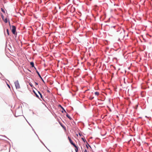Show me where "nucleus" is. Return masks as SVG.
<instances>
[{"mask_svg": "<svg viewBox=\"0 0 152 152\" xmlns=\"http://www.w3.org/2000/svg\"><path fill=\"white\" fill-rule=\"evenodd\" d=\"M15 84L16 89H19L20 88L19 83L18 81H16L15 82Z\"/></svg>", "mask_w": 152, "mask_h": 152, "instance_id": "nucleus-1", "label": "nucleus"}, {"mask_svg": "<svg viewBox=\"0 0 152 152\" xmlns=\"http://www.w3.org/2000/svg\"><path fill=\"white\" fill-rule=\"evenodd\" d=\"M12 31L13 34H15L16 27L14 26H12Z\"/></svg>", "mask_w": 152, "mask_h": 152, "instance_id": "nucleus-2", "label": "nucleus"}, {"mask_svg": "<svg viewBox=\"0 0 152 152\" xmlns=\"http://www.w3.org/2000/svg\"><path fill=\"white\" fill-rule=\"evenodd\" d=\"M35 69L36 70V72L37 73V74H38L39 76V77L44 82V80L42 78V77H41V75H40L39 73V72H38V71L35 68V67H34Z\"/></svg>", "mask_w": 152, "mask_h": 152, "instance_id": "nucleus-3", "label": "nucleus"}, {"mask_svg": "<svg viewBox=\"0 0 152 152\" xmlns=\"http://www.w3.org/2000/svg\"><path fill=\"white\" fill-rule=\"evenodd\" d=\"M68 139H69L70 143L72 145H75V144L73 143L72 141V140L69 137H68Z\"/></svg>", "mask_w": 152, "mask_h": 152, "instance_id": "nucleus-4", "label": "nucleus"}, {"mask_svg": "<svg viewBox=\"0 0 152 152\" xmlns=\"http://www.w3.org/2000/svg\"><path fill=\"white\" fill-rule=\"evenodd\" d=\"M58 106L60 107L61 108H62L63 110L61 111V112L62 113H64V112L66 113L65 110L64 109V108L61 105L59 104Z\"/></svg>", "mask_w": 152, "mask_h": 152, "instance_id": "nucleus-5", "label": "nucleus"}, {"mask_svg": "<svg viewBox=\"0 0 152 152\" xmlns=\"http://www.w3.org/2000/svg\"><path fill=\"white\" fill-rule=\"evenodd\" d=\"M73 146L75 148V150L76 152H78V147L75 145H74Z\"/></svg>", "mask_w": 152, "mask_h": 152, "instance_id": "nucleus-6", "label": "nucleus"}, {"mask_svg": "<svg viewBox=\"0 0 152 152\" xmlns=\"http://www.w3.org/2000/svg\"><path fill=\"white\" fill-rule=\"evenodd\" d=\"M66 116L70 119L71 120L72 119L71 118L70 116L67 113L66 114Z\"/></svg>", "mask_w": 152, "mask_h": 152, "instance_id": "nucleus-7", "label": "nucleus"}, {"mask_svg": "<svg viewBox=\"0 0 152 152\" xmlns=\"http://www.w3.org/2000/svg\"><path fill=\"white\" fill-rule=\"evenodd\" d=\"M30 65L31 66H34V63L33 62H31L30 63Z\"/></svg>", "mask_w": 152, "mask_h": 152, "instance_id": "nucleus-8", "label": "nucleus"}, {"mask_svg": "<svg viewBox=\"0 0 152 152\" xmlns=\"http://www.w3.org/2000/svg\"><path fill=\"white\" fill-rule=\"evenodd\" d=\"M95 94L96 96H98L99 95V93L98 92H96L95 93Z\"/></svg>", "mask_w": 152, "mask_h": 152, "instance_id": "nucleus-9", "label": "nucleus"}, {"mask_svg": "<svg viewBox=\"0 0 152 152\" xmlns=\"http://www.w3.org/2000/svg\"><path fill=\"white\" fill-rule=\"evenodd\" d=\"M3 20L5 23H7L8 22L7 20V18H6L4 20Z\"/></svg>", "mask_w": 152, "mask_h": 152, "instance_id": "nucleus-10", "label": "nucleus"}, {"mask_svg": "<svg viewBox=\"0 0 152 152\" xmlns=\"http://www.w3.org/2000/svg\"><path fill=\"white\" fill-rule=\"evenodd\" d=\"M7 33L8 35H9V30L8 29H7L6 30Z\"/></svg>", "mask_w": 152, "mask_h": 152, "instance_id": "nucleus-11", "label": "nucleus"}, {"mask_svg": "<svg viewBox=\"0 0 152 152\" xmlns=\"http://www.w3.org/2000/svg\"><path fill=\"white\" fill-rule=\"evenodd\" d=\"M38 93L39 94V95H40V96L41 97V98H42V94L40 93V92H39V91H38Z\"/></svg>", "mask_w": 152, "mask_h": 152, "instance_id": "nucleus-12", "label": "nucleus"}, {"mask_svg": "<svg viewBox=\"0 0 152 152\" xmlns=\"http://www.w3.org/2000/svg\"><path fill=\"white\" fill-rule=\"evenodd\" d=\"M82 139L84 141V142H86V140L84 139L83 138H82Z\"/></svg>", "mask_w": 152, "mask_h": 152, "instance_id": "nucleus-13", "label": "nucleus"}, {"mask_svg": "<svg viewBox=\"0 0 152 152\" xmlns=\"http://www.w3.org/2000/svg\"><path fill=\"white\" fill-rule=\"evenodd\" d=\"M34 92L35 93V94L36 97H38V98H39V96H38V95H37V94L34 91Z\"/></svg>", "mask_w": 152, "mask_h": 152, "instance_id": "nucleus-14", "label": "nucleus"}, {"mask_svg": "<svg viewBox=\"0 0 152 152\" xmlns=\"http://www.w3.org/2000/svg\"><path fill=\"white\" fill-rule=\"evenodd\" d=\"M1 11H2L4 13H5V12L4 10L3 9L1 8Z\"/></svg>", "mask_w": 152, "mask_h": 152, "instance_id": "nucleus-15", "label": "nucleus"}, {"mask_svg": "<svg viewBox=\"0 0 152 152\" xmlns=\"http://www.w3.org/2000/svg\"><path fill=\"white\" fill-rule=\"evenodd\" d=\"M59 124L63 128H64V126L62 125V124L61 123H59Z\"/></svg>", "mask_w": 152, "mask_h": 152, "instance_id": "nucleus-16", "label": "nucleus"}, {"mask_svg": "<svg viewBox=\"0 0 152 152\" xmlns=\"http://www.w3.org/2000/svg\"><path fill=\"white\" fill-rule=\"evenodd\" d=\"M88 145L89 146H90V145H89V144H88L87 143V144L86 145V147H87V148H88Z\"/></svg>", "mask_w": 152, "mask_h": 152, "instance_id": "nucleus-17", "label": "nucleus"}, {"mask_svg": "<svg viewBox=\"0 0 152 152\" xmlns=\"http://www.w3.org/2000/svg\"><path fill=\"white\" fill-rule=\"evenodd\" d=\"M84 152H89L88 151H87L86 149H85L84 150Z\"/></svg>", "mask_w": 152, "mask_h": 152, "instance_id": "nucleus-18", "label": "nucleus"}, {"mask_svg": "<svg viewBox=\"0 0 152 152\" xmlns=\"http://www.w3.org/2000/svg\"><path fill=\"white\" fill-rule=\"evenodd\" d=\"M122 72H125V73L126 72V71L125 70H123Z\"/></svg>", "mask_w": 152, "mask_h": 152, "instance_id": "nucleus-19", "label": "nucleus"}, {"mask_svg": "<svg viewBox=\"0 0 152 152\" xmlns=\"http://www.w3.org/2000/svg\"><path fill=\"white\" fill-rule=\"evenodd\" d=\"M1 17H2V19H3V20H4V16L2 15Z\"/></svg>", "mask_w": 152, "mask_h": 152, "instance_id": "nucleus-20", "label": "nucleus"}, {"mask_svg": "<svg viewBox=\"0 0 152 152\" xmlns=\"http://www.w3.org/2000/svg\"><path fill=\"white\" fill-rule=\"evenodd\" d=\"M7 86H8V87H9V88H10V86L8 84H7Z\"/></svg>", "mask_w": 152, "mask_h": 152, "instance_id": "nucleus-21", "label": "nucleus"}, {"mask_svg": "<svg viewBox=\"0 0 152 152\" xmlns=\"http://www.w3.org/2000/svg\"><path fill=\"white\" fill-rule=\"evenodd\" d=\"M35 84H36V85H38V83H36V82H35Z\"/></svg>", "mask_w": 152, "mask_h": 152, "instance_id": "nucleus-22", "label": "nucleus"}, {"mask_svg": "<svg viewBox=\"0 0 152 152\" xmlns=\"http://www.w3.org/2000/svg\"><path fill=\"white\" fill-rule=\"evenodd\" d=\"M79 135H80V136H81V134H80V133H79Z\"/></svg>", "mask_w": 152, "mask_h": 152, "instance_id": "nucleus-23", "label": "nucleus"}, {"mask_svg": "<svg viewBox=\"0 0 152 152\" xmlns=\"http://www.w3.org/2000/svg\"><path fill=\"white\" fill-rule=\"evenodd\" d=\"M120 69H120V68H119V69H118V70H120Z\"/></svg>", "mask_w": 152, "mask_h": 152, "instance_id": "nucleus-24", "label": "nucleus"}, {"mask_svg": "<svg viewBox=\"0 0 152 152\" xmlns=\"http://www.w3.org/2000/svg\"><path fill=\"white\" fill-rule=\"evenodd\" d=\"M130 68V67H128V68H129V69H130V68Z\"/></svg>", "mask_w": 152, "mask_h": 152, "instance_id": "nucleus-25", "label": "nucleus"}]
</instances>
